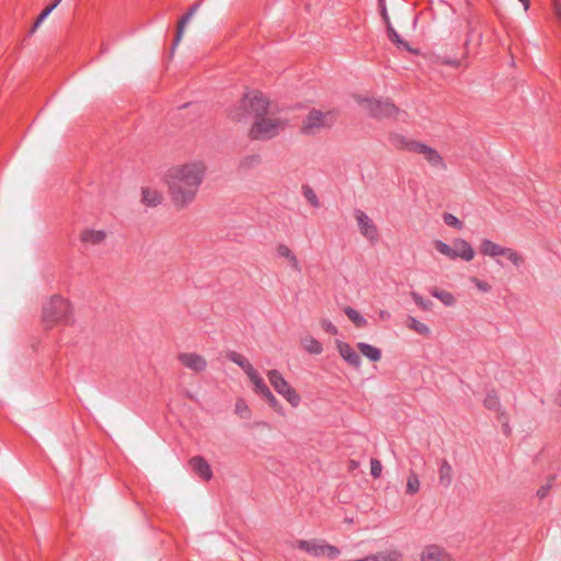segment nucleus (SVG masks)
Masks as SVG:
<instances>
[{"label":"nucleus","mask_w":561,"mask_h":561,"mask_svg":"<svg viewBox=\"0 0 561 561\" xmlns=\"http://www.w3.org/2000/svg\"><path fill=\"white\" fill-rule=\"evenodd\" d=\"M434 248L436 249L437 252H439L440 254L445 255L446 257H448L450 260L457 259V254L454 250V244L449 245L442 240H435Z\"/></svg>","instance_id":"nucleus-30"},{"label":"nucleus","mask_w":561,"mask_h":561,"mask_svg":"<svg viewBox=\"0 0 561 561\" xmlns=\"http://www.w3.org/2000/svg\"><path fill=\"white\" fill-rule=\"evenodd\" d=\"M411 297H412L413 301L423 310L428 311L432 309L433 302L430 299H425L423 296H421L416 291H412Z\"/></svg>","instance_id":"nucleus-38"},{"label":"nucleus","mask_w":561,"mask_h":561,"mask_svg":"<svg viewBox=\"0 0 561 561\" xmlns=\"http://www.w3.org/2000/svg\"><path fill=\"white\" fill-rule=\"evenodd\" d=\"M72 319V309L69 301L59 295H54L44 304L42 320L46 329L56 324H69Z\"/></svg>","instance_id":"nucleus-2"},{"label":"nucleus","mask_w":561,"mask_h":561,"mask_svg":"<svg viewBox=\"0 0 561 561\" xmlns=\"http://www.w3.org/2000/svg\"><path fill=\"white\" fill-rule=\"evenodd\" d=\"M470 282L474 284V286L482 293H489L491 291L492 287L489 283L479 279L478 277H471Z\"/></svg>","instance_id":"nucleus-42"},{"label":"nucleus","mask_w":561,"mask_h":561,"mask_svg":"<svg viewBox=\"0 0 561 561\" xmlns=\"http://www.w3.org/2000/svg\"><path fill=\"white\" fill-rule=\"evenodd\" d=\"M553 12L559 22H561V3L559 0H553Z\"/></svg>","instance_id":"nucleus-48"},{"label":"nucleus","mask_w":561,"mask_h":561,"mask_svg":"<svg viewBox=\"0 0 561 561\" xmlns=\"http://www.w3.org/2000/svg\"><path fill=\"white\" fill-rule=\"evenodd\" d=\"M323 545L320 540H298L296 547L300 550L306 551L310 556L321 557L323 556Z\"/></svg>","instance_id":"nucleus-16"},{"label":"nucleus","mask_w":561,"mask_h":561,"mask_svg":"<svg viewBox=\"0 0 561 561\" xmlns=\"http://www.w3.org/2000/svg\"><path fill=\"white\" fill-rule=\"evenodd\" d=\"M199 3H194L190 9L179 20V23H178V26H176V33H175V37L173 39V45H172V50L175 49V47L179 45V43L181 42L182 37H183V34H184V30H185V26L187 25V23L192 20V18L195 15V13L198 11L199 9Z\"/></svg>","instance_id":"nucleus-12"},{"label":"nucleus","mask_w":561,"mask_h":561,"mask_svg":"<svg viewBox=\"0 0 561 561\" xmlns=\"http://www.w3.org/2000/svg\"><path fill=\"white\" fill-rule=\"evenodd\" d=\"M341 357L352 367L359 368L362 364L358 353L347 343L339 341L336 344Z\"/></svg>","instance_id":"nucleus-11"},{"label":"nucleus","mask_w":561,"mask_h":561,"mask_svg":"<svg viewBox=\"0 0 561 561\" xmlns=\"http://www.w3.org/2000/svg\"><path fill=\"white\" fill-rule=\"evenodd\" d=\"M505 247H502L490 239H483L480 245L481 254L490 257L503 255Z\"/></svg>","instance_id":"nucleus-17"},{"label":"nucleus","mask_w":561,"mask_h":561,"mask_svg":"<svg viewBox=\"0 0 561 561\" xmlns=\"http://www.w3.org/2000/svg\"><path fill=\"white\" fill-rule=\"evenodd\" d=\"M188 465L191 469L203 480H210L213 471L209 463L202 457L195 456L190 459Z\"/></svg>","instance_id":"nucleus-13"},{"label":"nucleus","mask_w":561,"mask_h":561,"mask_svg":"<svg viewBox=\"0 0 561 561\" xmlns=\"http://www.w3.org/2000/svg\"><path fill=\"white\" fill-rule=\"evenodd\" d=\"M431 295L435 298H437L438 300L442 301V304L446 307H451L456 304V298L455 296L449 293V291H446V290H442V289H438L436 287L432 288L430 290Z\"/></svg>","instance_id":"nucleus-28"},{"label":"nucleus","mask_w":561,"mask_h":561,"mask_svg":"<svg viewBox=\"0 0 561 561\" xmlns=\"http://www.w3.org/2000/svg\"><path fill=\"white\" fill-rule=\"evenodd\" d=\"M439 484L444 488H449L453 482V468L450 463L443 459L438 468Z\"/></svg>","instance_id":"nucleus-19"},{"label":"nucleus","mask_w":561,"mask_h":561,"mask_svg":"<svg viewBox=\"0 0 561 561\" xmlns=\"http://www.w3.org/2000/svg\"><path fill=\"white\" fill-rule=\"evenodd\" d=\"M330 125H331V121H330L329 113H322L321 111L312 110L309 112V114L305 121L302 130L306 134H310L314 129L330 126Z\"/></svg>","instance_id":"nucleus-9"},{"label":"nucleus","mask_w":561,"mask_h":561,"mask_svg":"<svg viewBox=\"0 0 561 561\" xmlns=\"http://www.w3.org/2000/svg\"><path fill=\"white\" fill-rule=\"evenodd\" d=\"M454 250L457 254V259H461L466 262L473 260L476 254L471 244L465 239L460 238L454 240Z\"/></svg>","instance_id":"nucleus-15"},{"label":"nucleus","mask_w":561,"mask_h":561,"mask_svg":"<svg viewBox=\"0 0 561 561\" xmlns=\"http://www.w3.org/2000/svg\"><path fill=\"white\" fill-rule=\"evenodd\" d=\"M54 10L47 5L42 12L41 14L37 16L34 25H33V28H32V32H35L36 28L39 27V25L48 18V15L53 12Z\"/></svg>","instance_id":"nucleus-41"},{"label":"nucleus","mask_w":561,"mask_h":561,"mask_svg":"<svg viewBox=\"0 0 561 561\" xmlns=\"http://www.w3.org/2000/svg\"><path fill=\"white\" fill-rule=\"evenodd\" d=\"M284 122L279 118L259 117L250 129V138L253 140H268L277 136Z\"/></svg>","instance_id":"nucleus-5"},{"label":"nucleus","mask_w":561,"mask_h":561,"mask_svg":"<svg viewBox=\"0 0 561 561\" xmlns=\"http://www.w3.org/2000/svg\"><path fill=\"white\" fill-rule=\"evenodd\" d=\"M354 216L362 236L371 244L377 243L379 240L378 228L369 216L360 209H355Z\"/></svg>","instance_id":"nucleus-8"},{"label":"nucleus","mask_w":561,"mask_h":561,"mask_svg":"<svg viewBox=\"0 0 561 561\" xmlns=\"http://www.w3.org/2000/svg\"><path fill=\"white\" fill-rule=\"evenodd\" d=\"M481 39H482V35H481V34H478V35H477L478 44H480V43H481Z\"/></svg>","instance_id":"nucleus-56"},{"label":"nucleus","mask_w":561,"mask_h":561,"mask_svg":"<svg viewBox=\"0 0 561 561\" xmlns=\"http://www.w3.org/2000/svg\"><path fill=\"white\" fill-rule=\"evenodd\" d=\"M367 557L369 561H400L401 553L397 550H387Z\"/></svg>","instance_id":"nucleus-27"},{"label":"nucleus","mask_w":561,"mask_h":561,"mask_svg":"<svg viewBox=\"0 0 561 561\" xmlns=\"http://www.w3.org/2000/svg\"><path fill=\"white\" fill-rule=\"evenodd\" d=\"M443 219H444V222L449 227H453L456 229L462 228V222L453 214L445 213L443 216Z\"/></svg>","instance_id":"nucleus-39"},{"label":"nucleus","mask_w":561,"mask_h":561,"mask_svg":"<svg viewBox=\"0 0 561 561\" xmlns=\"http://www.w3.org/2000/svg\"><path fill=\"white\" fill-rule=\"evenodd\" d=\"M381 471H382L381 462L378 459H376V458H371V460H370V474L374 478H379L380 474H381Z\"/></svg>","instance_id":"nucleus-44"},{"label":"nucleus","mask_w":561,"mask_h":561,"mask_svg":"<svg viewBox=\"0 0 561 561\" xmlns=\"http://www.w3.org/2000/svg\"><path fill=\"white\" fill-rule=\"evenodd\" d=\"M387 33H388L389 39L392 43L397 44L398 46L404 47L407 50L411 49L409 44L401 38V36L398 34V32L393 28V26L391 24H389Z\"/></svg>","instance_id":"nucleus-36"},{"label":"nucleus","mask_w":561,"mask_h":561,"mask_svg":"<svg viewBox=\"0 0 561 561\" xmlns=\"http://www.w3.org/2000/svg\"><path fill=\"white\" fill-rule=\"evenodd\" d=\"M248 377L253 385L255 393H257L259 396L263 397L265 393L270 391V388L266 386L264 379L261 377L257 370H252V373H250Z\"/></svg>","instance_id":"nucleus-25"},{"label":"nucleus","mask_w":561,"mask_h":561,"mask_svg":"<svg viewBox=\"0 0 561 561\" xmlns=\"http://www.w3.org/2000/svg\"><path fill=\"white\" fill-rule=\"evenodd\" d=\"M276 252L279 257L287 260L293 270L299 273L301 272V265L297 256L287 245L279 244L276 249Z\"/></svg>","instance_id":"nucleus-18"},{"label":"nucleus","mask_w":561,"mask_h":561,"mask_svg":"<svg viewBox=\"0 0 561 561\" xmlns=\"http://www.w3.org/2000/svg\"><path fill=\"white\" fill-rule=\"evenodd\" d=\"M300 344L302 348L311 355H319L323 351L322 344L309 334L301 337Z\"/></svg>","instance_id":"nucleus-20"},{"label":"nucleus","mask_w":561,"mask_h":561,"mask_svg":"<svg viewBox=\"0 0 561 561\" xmlns=\"http://www.w3.org/2000/svg\"><path fill=\"white\" fill-rule=\"evenodd\" d=\"M420 486L421 482L419 476L414 471H411L407 480L405 492L410 495H413L420 491Z\"/></svg>","instance_id":"nucleus-33"},{"label":"nucleus","mask_w":561,"mask_h":561,"mask_svg":"<svg viewBox=\"0 0 561 561\" xmlns=\"http://www.w3.org/2000/svg\"><path fill=\"white\" fill-rule=\"evenodd\" d=\"M381 15H382V19H383V20H388V18H389V15H388V13H387V9H386V7H385V5L382 7Z\"/></svg>","instance_id":"nucleus-53"},{"label":"nucleus","mask_w":561,"mask_h":561,"mask_svg":"<svg viewBox=\"0 0 561 561\" xmlns=\"http://www.w3.org/2000/svg\"><path fill=\"white\" fill-rule=\"evenodd\" d=\"M359 104L374 118L396 117L398 107L388 100L362 99Z\"/></svg>","instance_id":"nucleus-7"},{"label":"nucleus","mask_w":561,"mask_h":561,"mask_svg":"<svg viewBox=\"0 0 561 561\" xmlns=\"http://www.w3.org/2000/svg\"><path fill=\"white\" fill-rule=\"evenodd\" d=\"M380 317H381L382 319H386V318H388V317H389V313H388V312H386V311H381V312H380Z\"/></svg>","instance_id":"nucleus-55"},{"label":"nucleus","mask_w":561,"mask_h":561,"mask_svg":"<svg viewBox=\"0 0 561 561\" xmlns=\"http://www.w3.org/2000/svg\"><path fill=\"white\" fill-rule=\"evenodd\" d=\"M260 161H261V157L259 154H253V156H249V157H245L244 159H242L240 162V165L242 168H250L252 165L259 164Z\"/></svg>","instance_id":"nucleus-43"},{"label":"nucleus","mask_w":561,"mask_h":561,"mask_svg":"<svg viewBox=\"0 0 561 561\" xmlns=\"http://www.w3.org/2000/svg\"><path fill=\"white\" fill-rule=\"evenodd\" d=\"M248 377L253 385L255 393H257L259 396L263 397L265 393L270 391V388L266 386L264 379L261 377L257 370H252V373H250Z\"/></svg>","instance_id":"nucleus-26"},{"label":"nucleus","mask_w":561,"mask_h":561,"mask_svg":"<svg viewBox=\"0 0 561 561\" xmlns=\"http://www.w3.org/2000/svg\"><path fill=\"white\" fill-rule=\"evenodd\" d=\"M383 21H385L386 26H387V28H388V27H389V24H391L390 19L388 18V20H383Z\"/></svg>","instance_id":"nucleus-57"},{"label":"nucleus","mask_w":561,"mask_h":561,"mask_svg":"<svg viewBox=\"0 0 561 561\" xmlns=\"http://www.w3.org/2000/svg\"><path fill=\"white\" fill-rule=\"evenodd\" d=\"M321 327L329 334H332V335L337 334V328L330 320H327V319L321 320Z\"/></svg>","instance_id":"nucleus-46"},{"label":"nucleus","mask_w":561,"mask_h":561,"mask_svg":"<svg viewBox=\"0 0 561 561\" xmlns=\"http://www.w3.org/2000/svg\"><path fill=\"white\" fill-rule=\"evenodd\" d=\"M473 32H474L473 22L471 20H468V35H467V39H466L467 46L473 39Z\"/></svg>","instance_id":"nucleus-47"},{"label":"nucleus","mask_w":561,"mask_h":561,"mask_svg":"<svg viewBox=\"0 0 561 561\" xmlns=\"http://www.w3.org/2000/svg\"><path fill=\"white\" fill-rule=\"evenodd\" d=\"M180 363L186 368L199 373L206 369V359L196 353H180L178 356Z\"/></svg>","instance_id":"nucleus-10"},{"label":"nucleus","mask_w":561,"mask_h":561,"mask_svg":"<svg viewBox=\"0 0 561 561\" xmlns=\"http://www.w3.org/2000/svg\"><path fill=\"white\" fill-rule=\"evenodd\" d=\"M141 202L149 207H156L161 204L162 195L157 190L144 187L141 192Z\"/></svg>","instance_id":"nucleus-21"},{"label":"nucleus","mask_w":561,"mask_h":561,"mask_svg":"<svg viewBox=\"0 0 561 561\" xmlns=\"http://www.w3.org/2000/svg\"><path fill=\"white\" fill-rule=\"evenodd\" d=\"M270 107L267 98L259 91L248 92L241 99L240 105L232 108L229 115L236 119L241 121L247 115H254L255 119L265 117Z\"/></svg>","instance_id":"nucleus-3"},{"label":"nucleus","mask_w":561,"mask_h":561,"mask_svg":"<svg viewBox=\"0 0 561 561\" xmlns=\"http://www.w3.org/2000/svg\"><path fill=\"white\" fill-rule=\"evenodd\" d=\"M444 62L446 65H450V66H454V67H458L459 66V61L455 60V59H446Z\"/></svg>","instance_id":"nucleus-50"},{"label":"nucleus","mask_w":561,"mask_h":561,"mask_svg":"<svg viewBox=\"0 0 561 561\" xmlns=\"http://www.w3.org/2000/svg\"><path fill=\"white\" fill-rule=\"evenodd\" d=\"M227 358L238 365L248 376L252 370H254V367L251 365V363L241 354L230 351L227 353Z\"/></svg>","instance_id":"nucleus-23"},{"label":"nucleus","mask_w":561,"mask_h":561,"mask_svg":"<svg viewBox=\"0 0 561 561\" xmlns=\"http://www.w3.org/2000/svg\"><path fill=\"white\" fill-rule=\"evenodd\" d=\"M510 431H511V428H510L508 424H507L506 422H505V423H503V432H504L506 435H508V434H510Z\"/></svg>","instance_id":"nucleus-54"},{"label":"nucleus","mask_w":561,"mask_h":561,"mask_svg":"<svg viewBox=\"0 0 561 561\" xmlns=\"http://www.w3.org/2000/svg\"><path fill=\"white\" fill-rule=\"evenodd\" d=\"M106 233L103 230L88 229L81 233V241L88 244H100L104 241Z\"/></svg>","instance_id":"nucleus-22"},{"label":"nucleus","mask_w":561,"mask_h":561,"mask_svg":"<svg viewBox=\"0 0 561 561\" xmlns=\"http://www.w3.org/2000/svg\"><path fill=\"white\" fill-rule=\"evenodd\" d=\"M344 312L357 328H364L367 325V320L354 308L346 307Z\"/></svg>","instance_id":"nucleus-31"},{"label":"nucleus","mask_w":561,"mask_h":561,"mask_svg":"<svg viewBox=\"0 0 561 561\" xmlns=\"http://www.w3.org/2000/svg\"><path fill=\"white\" fill-rule=\"evenodd\" d=\"M234 412L238 414L241 419L248 420L251 416L250 409L247 404V402L243 399H238L234 404Z\"/></svg>","instance_id":"nucleus-35"},{"label":"nucleus","mask_w":561,"mask_h":561,"mask_svg":"<svg viewBox=\"0 0 561 561\" xmlns=\"http://www.w3.org/2000/svg\"><path fill=\"white\" fill-rule=\"evenodd\" d=\"M324 554L330 560H334L340 554V550L336 547L332 546V545L324 543L323 545V556Z\"/></svg>","instance_id":"nucleus-45"},{"label":"nucleus","mask_w":561,"mask_h":561,"mask_svg":"<svg viewBox=\"0 0 561 561\" xmlns=\"http://www.w3.org/2000/svg\"><path fill=\"white\" fill-rule=\"evenodd\" d=\"M502 256H505L516 267H520L525 263L523 255L512 248H505Z\"/></svg>","instance_id":"nucleus-32"},{"label":"nucleus","mask_w":561,"mask_h":561,"mask_svg":"<svg viewBox=\"0 0 561 561\" xmlns=\"http://www.w3.org/2000/svg\"><path fill=\"white\" fill-rule=\"evenodd\" d=\"M357 348L363 356H365L371 362H378L381 358V351L374 345H370L365 342H359L357 343Z\"/></svg>","instance_id":"nucleus-24"},{"label":"nucleus","mask_w":561,"mask_h":561,"mask_svg":"<svg viewBox=\"0 0 561 561\" xmlns=\"http://www.w3.org/2000/svg\"><path fill=\"white\" fill-rule=\"evenodd\" d=\"M302 195L313 207H320L319 198L309 185H302Z\"/></svg>","instance_id":"nucleus-37"},{"label":"nucleus","mask_w":561,"mask_h":561,"mask_svg":"<svg viewBox=\"0 0 561 561\" xmlns=\"http://www.w3.org/2000/svg\"><path fill=\"white\" fill-rule=\"evenodd\" d=\"M421 561H454L451 557L439 546L431 545L424 548Z\"/></svg>","instance_id":"nucleus-14"},{"label":"nucleus","mask_w":561,"mask_h":561,"mask_svg":"<svg viewBox=\"0 0 561 561\" xmlns=\"http://www.w3.org/2000/svg\"><path fill=\"white\" fill-rule=\"evenodd\" d=\"M267 378L275 391L286 399L291 407L296 408L299 405L301 401L300 396L290 387L278 370H268Z\"/></svg>","instance_id":"nucleus-6"},{"label":"nucleus","mask_w":561,"mask_h":561,"mask_svg":"<svg viewBox=\"0 0 561 561\" xmlns=\"http://www.w3.org/2000/svg\"><path fill=\"white\" fill-rule=\"evenodd\" d=\"M483 404L489 410L497 411L500 409V399L494 390H491L486 393Z\"/></svg>","instance_id":"nucleus-34"},{"label":"nucleus","mask_w":561,"mask_h":561,"mask_svg":"<svg viewBox=\"0 0 561 561\" xmlns=\"http://www.w3.org/2000/svg\"><path fill=\"white\" fill-rule=\"evenodd\" d=\"M551 488V484L550 483H547L546 485H542L538 491H537V495L540 497V499H543L548 495V492H549V489Z\"/></svg>","instance_id":"nucleus-49"},{"label":"nucleus","mask_w":561,"mask_h":561,"mask_svg":"<svg viewBox=\"0 0 561 561\" xmlns=\"http://www.w3.org/2000/svg\"><path fill=\"white\" fill-rule=\"evenodd\" d=\"M61 2V0H53L50 4H48L53 10L57 8V5Z\"/></svg>","instance_id":"nucleus-52"},{"label":"nucleus","mask_w":561,"mask_h":561,"mask_svg":"<svg viewBox=\"0 0 561 561\" xmlns=\"http://www.w3.org/2000/svg\"><path fill=\"white\" fill-rule=\"evenodd\" d=\"M262 398H264L268 404L278 413H283V407L279 403V401L275 398V396L270 390L267 393H265Z\"/></svg>","instance_id":"nucleus-40"},{"label":"nucleus","mask_w":561,"mask_h":561,"mask_svg":"<svg viewBox=\"0 0 561 561\" xmlns=\"http://www.w3.org/2000/svg\"><path fill=\"white\" fill-rule=\"evenodd\" d=\"M408 328L420 335L428 336L431 334L430 328L414 317L408 318Z\"/></svg>","instance_id":"nucleus-29"},{"label":"nucleus","mask_w":561,"mask_h":561,"mask_svg":"<svg viewBox=\"0 0 561 561\" xmlns=\"http://www.w3.org/2000/svg\"><path fill=\"white\" fill-rule=\"evenodd\" d=\"M206 167L201 161L171 168L167 183L175 205L184 207L193 202L203 182Z\"/></svg>","instance_id":"nucleus-1"},{"label":"nucleus","mask_w":561,"mask_h":561,"mask_svg":"<svg viewBox=\"0 0 561 561\" xmlns=\"http://www.w3.org/2000/svg\"><path fill=\"white\" fill-rule=\"evenodd\" d=\"M525 9L527 11L529 9L530 2L529 0H519Z\"/></svg>","instance_id":"nucleus-51"},{"label":"nucleus","mask_w":561,"mask_h":561,"mask_svg":"<svg viewBox=\"0 0 561 561\" xmlns=\"http://www.w3.org/2000/svg\"><path fill=\"white\" fill-rule=\"evenodd\" d=\"M390 142L397 149H403L412 152H417L424 157V159L434 168L445 169V163L442 156L432 147L405 138L399 134L390 135Z\"/></svg>","instance_id":"nucleus-4"}]
</instances>
